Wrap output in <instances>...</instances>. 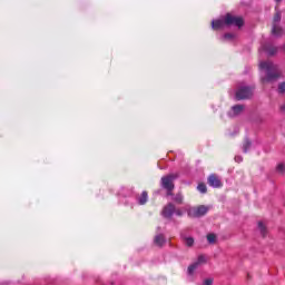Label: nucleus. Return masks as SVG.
<instances>
[{"mask_svg": "<svg viewBox=\"0 0 285 285\" xmlns=\"http://www.w3.org/2000/svg\"><path fill=\"white\" fill-rule=\"evenodd\" d=\"M261 70H265L266 77L263 78V81H275V79H279L282 77V70H279V66L275 65L273 61H262L259 63Z\"/></svg>", "mask_w": 285, "mask_h": 285, "instance_id": "nucleus-1", "label": "nucleus"}, {"mask_svg": "<svg viewBox=\"0 0 285 285\" xmlns=\"http://www.w3.org/2000/svg\"><path fill=\"white\" fill-rule=\"evenodd\" d=\"M208 210H210L209 206L200 205V206L189 208L187 210V215L193 219H199V217H204L205 215H207Z\"/></svg>", "mask_w": 285, "mask_h": 285, "instance_id": "nucleus-2", "label": "nucleus"}, {"mask_svg": "<svg viewBox=\"0 0 285 285\" xmlns=\"http://www.w3.org/2000/svg\"><path fill=\"white\" fill-rule=\"evenodd\" d=\"M179 178V174H169L161 178V186L165 190H175V179Z\"/></svg>", "mask_w": 285, "mask_h": 285, "instance_id": "nucleus-3", "label": "nucleus"}, {"mask_svg": "<svg viewBox=\"0 0 285 285\" xmlns=\"http://www.w3.org/2000/svg\"><path fill=\"white\" fill-rule=\"evenodd\" d=\"M225 26H236L237 28H242V26H244V18L227 13L225 16Z\"/></svg>", "mask_w": 285, "mask_h": 285, "instance_id": "nucleus-4", "label": "nucleus"}, {"mask_svg": "<svg viewBox=\"0 0 285 285\" xmlns=\"http://www.w3.org/2000/svg\"><path fill=\"white\" fill-rule=\"evenodd\" d=\"M253 97V88L250 87H239L236 91L237 101H242L244 99H250Z\"/></svg>", "mask_w": 285, "mask_h": 285, "instance_id": "nucleus-5", "label": "nucleus"}, {"mask_svg": "<svg viewBox=\"0 0 285 285\" xmlns=\"http://www.w3.org/2000/svg\"><path fill=\"white\" fill-rule=\"evenodd\" d=\"M175 204L169 203L167 204L161 212L163 217H165L166 219H170V217H173V215H175Z\"/></svg>", "mask_w": 285, "mask_h": 285, "instance_id": "nucleus-6", "label": "nucleus"}, {"mask_svg": "<svg viewBox=\"0 0 285 285\" xmlns=\"http://www.w3.org/2000/svg\"><path fill=\"white\" fill-rule=\"evenodd\" d=\"M208 185L212 186V188H222V179H219L218 175L212 174L209 175Z\"/></svg>", "mask_w": 285, "mask_h": 285, "instance_id": "nucleus-7", "label": "nucleus"}, {"mask_svg": "<svg viewBox=\"0 0 285 285\" xmlns=\"http://www.w3.org/2000/svg\"><path fill=\"white\" fill-rule=\"evenodd\" d=\"M262 50H264V52H267L268 57H274V55H277L278 48L273 46V43L271 42H266L262 46Z\"/></svg>", "mask_w": 285, "mask_h": 285, "instance_id": "nucleus-8", "label": "nucleus"}, {"mask_svg": "<svg viewBox=\"0 0 285 285\" xmlns=\"http://www.w3.org/2000/svg\"><path fill=\"white\" fill-rule=\"evenodd\" d=\"M244 105H235L232 107L230 111L228 112L229 117H239L244 112Z\"/></svg>", "mask_w": 285, "mask_h": 285, "instance_id": "nucleus-9", "label": "nucleus"}, {"mask_svg": "<svg viewBox=\"0 0 285 285\" xmlns=\"http://www.w3.org/2000/svg\"><path fill=\"white\" fill-rule=\"evenodd\" d=\"M226 26V18L212 21L213 30H222Z\"/></svg>", "mask_w": 285, "mask_h": 285, "instance_id": "nucleus-10", "label": "nucleus"}, {"mask_svg": "<svg viewBox=\"0 0 285 285\" xmlns=\"http://www.w3.org/2000/svg\"><path fill=\"white\" fill-rule=\"evenodd\" d=\"M272 35L273 37H282L284 29H282L279 24H272Z\"/></svg>", "mask_w": 285, "mask_h": 285, "instance_id": "nucleus-11", "label": "nucleus"}, {"mask_svg": "<svg viewBox=\"0 0 285 285\" xmlns=\"http://www.w3.org/2000/svg\"><path fill=\"white\" fill-rule=\"evenodd\" d=\"M154 244H156V246H164V244H166V237L164 236V234H157L154 238Z\"/></svg>", "mask_w": 285, "mask_h": 285, "instance_id": "nucleus-12", "label": "nucleus"}, {"mask_svg": "<svg viewBox=\"0 0 285 285\" xmlns=\"http://www.w3.org/2000/svg\"><path fill=\"white\" fill-rule=\"evenodd\" d=\"M250 146H253V141H250L248 138H245L243 141V153H248V150H250Z\"/></svg>", "mask_w": 285, "mask_h": 285, "instance_id": "nucleus-13", "label": "nucleus"}, {"mask_svg": "<svg viewBox=\"0 0 285 285\" xmlns=\"http://www.w3.org/2000/svg\"><path fill=\"white\" fill-rule=\"evenodd\" d=\"M148 202V191H142L140 197L138 198V204L144 206Z\"/></svg>", "mask_w": 285, "mask_h": 285, "instance_id": "nucleus-14", "label": "nucleus"}, {"mask_svg": "<svg viewBox=\"0 0 285 285\" xmlns=\"http://www.w3.org/2000/svg\"><path fill=\"white\" fill-rule=\"evenodd\" d=\"M279 21H282V12H276L273 18V26H279Z\"/></svg>", "mask_w": 285, "mask_h": 285, "instance_id": "nucleus-15", "label": "nucleus"}, {"mask_svg": "<svg viewBox=\"0 0 285 285\" xmlns=\"http://www.w3.org/2000/svg\"><path fill=\"white\" fill-rule=\"evenodd\" d=\"M199 268V263H194L191 265L188 266V275H193V273H195V271H197Z\"/></svg>", "mask_w": 285, "mask_h": 285, "instance_id": "nucleus-16", "label": "nucleus"}, {"mask_svg": "<svg viewBox=\"0 0 285 285\" xmlns=\"http://www.w3.org/2000/svg\"><path fill=\"white\" fill-rule=\"evenodd\" d=\"M258 230L262 237H266L267 229H266V226H264V223L262 222L258 223Z\"/></svg>", "mask_w": 285, "mask_h": 285, "instance_id": "nucleus-17", "label": "nucleus"}, {"mask_svg": "<svg viewBox=\"0 0 285 285\" xmlns=\"http://www.w3.org/2000/svg\"><path fill=\"white\" fill-rule=\"evenodd\" d=\"M197 190H199V193L202 194H206L208 188L206 187V184L204 183H200L198 186H197Z\"/></svg>", "mask_w": 285, "mask_h": 285, "instance_id": "nucleus-18", "label": "nucleus"}, {"mask_svg": "<svg viewBox=\"0 0 285 285\" xmlns=\"http://www.w3.org/2000/svg\"><path fill=\"white\" fill-rule=\"evenodd\" d=\"M207 242L208 244H215V242H217V236L215 234H208Z\"/></svg>", "mask_w": 285, "mask_h": 285, "instance_id": "nucleus-19", "label": "nucleus"}, {"mask_svg": "<svg viewBox=\"0 0 285 285\" xmlns=\"http://www.w3.org/2000/svg\"><path fill=\"white\" fill-rule=\"evenodd\" d=\"M174 202L176 204H184V196H181V194H177L175 197H174Z\"/></svg>", "mask_w": 285, "mask_h": 285, "instance_id": "nucleus-20", "label": "nucleus"}, {"mask_svg": "<svg viewBox=\"0 0 285 285\" xmlns=\"http://www.w3.org/2000/svg\"><path fill=\"white\" fill-rule=\"evenodd\" d=\"M185 244L186 246H193V244H195V238L194 237H186L185 238Z\"/></svg>", "mask_w": 285, "mask_h": 285, "instance_id": "nucleus-21", "label": "nucleus"}, {"mask_svg": "<svg viewBox=\"0 0 285 285\" xmlns=\"http://www.w3.org/2000/svg\"><path fill=\"white\" fill-rule=\"evenodd\" d=\"M196 264H198V266H202V264H206V256H198V261L196 262Z\"/></svg>", "mask_w": 285, "mask_h": 285, "instance_id": "nucleus-22", "label": "nucleus"}, {"mask_svg": "<svg viewBox=\"0 0 285 285\" xmlns=\"http://www.w3.org/2000/svg\"><path fill=\"white\" fill-rule=\"evenodd\" d=\"M278 94L279 95H284L285 94V81L284 82H281L278 85Z\"/></svg>", "mask_w": 285, "mask_h": 285, "instance_id": "nucleus-23", "label": "nucleus"}, {"mask_svg": "<svg viewBox=\"0 0 285 285\" xmlns=\"http://www.w3.org/2000/svg\"><path fill=\"white\" fill-rule=\"evenodd\" d=\"M277 173L284 174L285 173V165L284 164H279L276 167Z\"/></svg>", "mask_w": 285, "mask_h": 285, "instance_id": "nucleus-24", "label": "nucleus"}, {"mask_svg": "<svg viewBox=\"0 0 285 285\" xmlns=\"http://www.w3.org/2000/svg\"><path fill=\"white\" fill-rule=\"evenodd\" d=\"M235 37V33H225L224 39H233Z\"/></svg>", "mask_w": 285, "mask_h": 285, "instance_id": "nucleus-25", "label": "nucleus"}, {"mask_svg": "<svg viewBox=\"0 0 285 285\" xmlns=\"http://www.w3.org/2000/svg\"><path fill=\"white\" fill-rule=\"evenodd\" d=\"M235 161L237 164H242V161H244V158L242 156H235Z\"/></svg>", "mask_w": 285, "mask_h": 285, "instance_id": "nucleus-26", "label": "nucleus"}, {"mask_svg": "<svg viewBox=\"0 0 285 285\" xmlns=\"http://www.w3.org/2000/svg\"><path fill=\"white\" fill-rule=\"evenodd\" d=\"M178 217H181V215H184V212H181V209H177V207L175 208L174 212Z\"/></svg>", "mask_w": 285, "mask_h": 285, "instance_id": "nucleus-27", "label": "nucleus"}, {"mask_svg": "<svg viewBox=\"0 0 285 285\" xmlns=\"http://www.w3.org/2000/svg\"><path fill=\"white\" fill-rule=\"evenodd\" d=\"M282 112H285V105L281 107Z\"/></svg>", "mask_w": 285, "mask_h": 285, "instance_id": "nucleus-28", "label": "nucleus"}, {"mask_svg": "<svg viewBox=\"0 0 285 285\" xmlns=\"http://www.w3.org/2000/svg\"><path fill=\"white\" fill-rule=\"evenodd\" d=\"M167 195L171 196L173 195V190H167Z\"/></svg>", "mask_w": 285, "mask_h": 285, "instance_id": "nucleus-29", "label": "nucleus"}, {"mask_svg": "<svg viewBox=\"0 0 285 285\" xmlns=\"http://www.w3.org/2000/svg\"><path fill=\"white\" fill-rule=\"evenodd\" d=\"M277 3H279V1H282V0H275Z\"/></svg>", "mask_w": 285, "mask_h": 285, "instance_id": "nucleus-30", "label": "nucleus"}]
</instances>
